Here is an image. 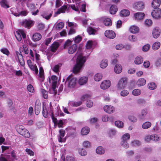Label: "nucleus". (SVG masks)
I'll return each instance as SVG.
<instances>
[{"label": "nucleus", "mask_w": 161, "mask_h": 161, "mask_svg": "<svg viewBox=\"0 0 161 161\" xmlns=\"http://www.w3.org/2000/svg\"><path fill=\"white\" fill-rule=\"evenodd\" d=\"M86 60V57L82 54H80L78 55L76 59V64L74 66L73 69L74 73L77 74L80 72Z\"/></svg>", "instance_id": "f257e3e1"}, {"label": "nucleus", "mask_w": 161, "mask_h": 161, "mask_svg": "<svg viewBox=\"0 0 161 161\" xmlns=\"http://www.w3.org/2000/svg\"><path fill=\"white\" fill-rule=\"evenodd\" d=\"M16 129L18 132L21 135L24 136L25 137L29 138L30 134L29 131L22 125H17Z\"/></svg>", "instance_id": "f03ea898"}, {"label": "nucleus", "mask_w": 161, "mask_h": 161, "mask_svg": "<svg viewBox=\"0 0 161 161\" xmlns=\"http://www.w3.org/2000/svg\"><path fill=\"white\" fill-rule=\"evenodd\" d=\"M76 81L77 80L75 78L70 76L67 78L66 83L69 87L74 88L75 85Z\"/></svg>", "instance_id": "7ed1b4c3"}, {"label": "nucleus", "mask_w": 161, "mask_h": 161, "mask_svg": "<svg viewBox=\"0 0 161 161\" xmlns=\"http://www.w3.org/2000/svg\"><path fill=\"white\" fill-rule=\"evenodd\" d=\"M127 83V79L126 77H122L119 80L117 85L119 89H124L125 88Z\"/></svg>", "instance_id": "20e7f679"}, {"label": "nucleus", "mask_w": 161, "mask_h": 161, "mask_svg": "<svg viewBox=\"0 0 161 161\" xmlns=\"http://www.w3.org/2000/svg\"><path fill=\"white\" fill-rule=\"evenodd\" d=\"M151 15L155 19L160 18L161 17V9L159 8L154 9L151 13Z\"/></svg>", "instance_id": "39448f33"}, {"label": "nucleus", "mask_w": 161, "mask_h": 161, "mask_svg": "<svg viewBox=\"0 0 161 161\" xmlns=\"http://www.w3.org/2000/svg\"><path fill=\"white\" fill-rule=\"evenodd\" d=\"M126 136L127 138L130 139V136L128 133H126L123 135L122 138V140L120 143L121 145L124 147L127 148L129 147V145L127 143V141L124 140L125 136Z\"/></svg>", "instance_id": "423d86ee"}, {"label": "nucleus", "mask_w": 161, "mask_h": 161, "mask_svg": "<svg viewBox=\"0 0 161 161\" xmlns=\"http://www.w3.org/2000/svg\"><path fill=\"white\" fill-rule=\"evenodd\" d=\"M58 79L57 77L55 75H53L51 77V78H49V82L50 83L52 84V86L53 87V92L54 91V90L56 89V84L57 82Z\"/></svg>", "instance_id": "0eeeda50"}, {"label": "nucleus", "mask_w": 161, "mask_h": 161, "mask_svg": "<svg viewBox=\"0 0 161 161\" xmlns=\"http://www.w3.org/2000/svg\"><path fill=\"white\" fill-rule=\"evenodd\" d=\"M133 8L137 10H141L144 8V3L141 1L136 2L133 5Z\"/></svg>", "instance_id": "6e6552de"}, {"label": "nucleus", "mask_w": 161, "mask_h": 161, "mask_svg": "<svg viewBox=\"0 0 161 161\" xmlns=\"http://www.w3.org/2000/svg\"><path fill=\"white\" fill-rule=\"evenodd\" d=\"M160 33L161 30L160 28L158 27H155L153 30V36L154 38L157 39L159 37Z\"/></svg>", "instance_id": "1a4fd4ad"}, {"label": "nucleus", "mask_w": 161, "mask_h": 161, "mask_svg": "<svg viewBox=\"0 0 161 161\" xmlns=\"http://www.w3.org/2000/svg\"><path fill=\"white\" fill-rule=\"evenodd\" d=\"M111 85V82L109 80H105L103 81L100 85V87L103 89H106L109 88Z\"/></svg>", "instance_id": "9d476101"}, {"label": "nucleus", "mask_w": 161, "mask_h": 161, "mask_svg": "<svg viewBox=\"0 0 161 161\" xmlns=\"http://www.w3.org/2000/svg\"><path fill=\"white\" fill-rule=\"evenodd\" d=\"M103 109L105 112L108 114L112 113L115 111L114 108L113 106L110 105L105 106L104 107Z\"/></svg>", "instance_id": "9b49d317"}, {"label": "nucleus", "mask_w": 161, "mask_h": 161, "mask_svg": "<svg viewBox=\"0 0 161 161\" xmlns=\"http://www.w3.org/2000/svg\"><path fill=\"white\" fill-rule=\"evenodd\" d=\"M105 36L110 39H113L115 37L116 35L114 31L112 30H107L105 32Z\"/></svg>", "instance_id": "f8f14e48"}, {"label": "nucleus", "mask_w": 161, "mask_h": 161, "mask_svg": "<svg viewBox=\"0 0 161 161\" xmlns=\"http://www.w3.org/2000/svg\"><path fill=\"white\" fill-rule=\"evenodd\" d=\"M77 48V46L76 44L71 45L68 49V52L69 54H72L75 52Z\"/></svg>", "instance_id": "ddd939ff"}, {"label": "nucleus", "mask_w": 161, "mask_h": 161, "mask_svg": "<svg viewBox=\"0 0 161 161\" xmlns=\"http://www.w3.org/2000/svg\"><path fill=\"white\" fill-rule=\"evenodd\" d=\"M52 12L48 11H44L42 13L41 16L47 20H48L51 17L52 15Z\"/></svg>", "instance_id": "4468645a"}, {"label": "nucleus", "mask_w": 161, "mask_h": 161, "mask_svg": "<svg viewBox=\"0 0 161 161\" xmlns=\"http://www.w3.org/2000/svg\"><path fill=\"white\" fill-rule=\"evenodd\" d=\"M161 3V0H153L151 3V6L154 9H155L158 8Z\"/></svg>", "instance_id": "2eb2a0df"}, {"label": "nucleus", "mask_w": 161, "mask_h": 161, "mask_svg": "<svg viewBox=\"0 0 161 161\" xmlns=\"http://www.w3.org/2000/svg\"><path fill=\"white\" fill-rule=\"evenodd\" d=\"M60 135L58 138V141L60 142H63L65 141V139L63 137L65 135L64 130L61 129L59 130Z\"/></svg>", "instance_id": "dca6fc26"}, {"label": "nucleus", "mask_w": 161, "mask_h": 161, "mask_svg": "<svg viewBox=\"0 0 161 161\" xmlns=\"http://www.w3.org/2000/svg\"><path fill=\"white\" fill-rule=\"evenodd\" d=\"M145 14L143 13H137L134 14V17L135 19L138 20L143 19Z\"/></svg>", "instance_id": "f3484780"}, {"label": "nucleus", "mask_w": 161, "mask_h": 161, "mask_svg": "<svg viewBox=\"0 0 161 161\" xmlns=\"http://www.w3.org/2000/svg\"><path fill=\"white\" fill-rule=\"evenodd\" d=\"M42 38V36L38 33H35L32 36V40L34 41H37L40 40Z\"/></svg>", "instance_id": "a211bd4d"}, {"label": "nucleus", "mask_w": 161, "mask_h": 161, "mask_svg": "<svg viewBox=\"0 0 161 161\" xmlns=\"http://www.w3.org/2000/svg\"><path fill=\"white\" fill-rule=\"evenodd\" d=\"M33 24V22L31 20H25L23 23V25L26 28H29Z\"/></svg>", "instance_id": "6ab92c4d"}, {"label": "nucleus", "mask_w": 161, "mask_h": 161, "mask_svg": "<svg viewBox=\"0 0 161 161\" xmlns=\"http://www.w3.org/2000/svg\"><path fill=\"white\" fill-rule=\"evenodd\" d=\"M122 70V67L121 65L119 64H117L114 68V71L116 74L120 73Z\"/></svg>", "instance_id": "aec40b11"}, {"label": "nucleus", "mask_w": 161, "mask_h": 161, "mask_svg": "<svg viewBox=\"0 0 161 161\" xmlns=\"http://www.w3.org/2000/svg\"><path fill=\"white\" fill-rule=\"evenodd\" d=\"M88 78L87 77H82L79 80V83L80 85L86 84L88 80Z\"/></svg>", "instance_id": "412c9836"}, {"label": "nucleus", "mask_w": 161, "mask_h": 161, "mask_svg": "<svg viewBox=\"0 0 161 161\" xmlns=\"http://www.w3.org/2000/svg\"><path fill=\"white\" fill-rule=\"evenodd\" d=\"M139 30L138 27L135 25L131 26L129 29L130 31L133 34L137 33L139 32Z\"/></svg>", "instance_id": "4be33fe9"}, {"label": "nucleus", "mask_w": 161, "mask_h": 161, "mask_svg": "<svg viewBox=\"0 0 161 161\" xmlns=\"http://www.w3.org/2000/svg\"><path fill=\"white\" fill-rule=\"evenodd\" d=\"M16 54L18 58V60L20 65L23 66L25 64V62L23 59L22 58V55L20 54L19 53L17 52Z\"/></svg>", "instance_id": "5701e85b"}, {"label": "nucleus", "mask_w": 161, "mask_h": 161, "mask_svg": "<svg viewBox=\"0 0 161 161\" xmlns=\"http://www.w3.org/2000/svg\"><path fill=\"white\" fill-rule=\"evenodd\" d=\"M103 22L104 24L106 26H110L112 24L111 20L108 18H104Z\"/></svg>", "instance_id": "b1692460"}, {"label": "nucleus", "mask_w": 161, "mask_h": 161, "mask_svg": "<svg viewBox=\"0 0 161 161\" xmlns=\"http://www.w3.org/2000/svg\"><path fill=\"white\" fill-rule=\"evenodd\" d=\"M90 131V129L87 127H84L81 130V134L82 135H87Z\"/></svg>", "instance_id": "393cba45"}, {"label": "nucleus", "mask_w": 161, "mask_h": 161, "mask_svg": "<svg viewBox=\"0 0 161 161\" xmlns=\"http://www.w3.org/2000/svg\"><path fill=\"white\" fill-rule=\"evenodd\" d=\"M143 59L141 56H138L135 59L134 62L136 64H140L143 62Z\"/></svg>", "instance_id": "a878e982"}, {"label": "nucleus", "mask_w": 161, "mask_h": 161, "mask_svg": "<svg viewBox=\"0 0 161 161\" xmlns=\"http://www.w3.org/2000/svg\"><path fill=\"white\" fill-rule=\"evenodd\" d=\"M146 83V80L144 78H141L138 80L137 85L139 86H142L145 85Z\"/></svg>", "instance_id": "bb28decb"}, {"label": "nucleus", "mask_w": 161, "mask_h": 161, "mask_svg": "<svg viewBox=\"0 0 161 161\" xmlns=\"http://www.w3.org/2000/svg\"><path fill=\"white\" fill-rule=\"evenodd\" d=\"M117 10V6L115 5H113L110 7L109 11L111 14H114Z\"/></svg>", "instance_id": "cd10ccee"}, {"label": "nucleus", "mask_w": 161, "mask_h": 161, "mask_svg": "<svg viewBox=\"0 0 161 161\" xmlns=\"http://www.w3.org/2000/svg\"><path fill=\"white\" fill-rule=\"evenodd\" d=\"M160 46V43L158 42H156L153 44L152 48L154 50H157L158 49Z\"/></svg>", "instance_id": "c85d7f7f"}, {"label": "nucleus", "mask_w": 161, "mask_h": 161, "mask_svg": "<svg viewBox=\"0 0 161 161\" xmlns=\"http://www.w3.org/2000/svg\"><path fill=\"white\" fill-rule=\"evenodd\" d=\"M67 9V6L66 5H64L58 10L56 12V14H58L61 13H64Z\"/></svg>", "instance_id": "c756f323"}, {"label": "nucleus", "mask_w": 161, "mask_h": 161, "mask_svg": "<svg viewBox=\"0 0 161 161\" xmlns=\"http://www.w3.org/2000/svg\"><path fill=\"white\" fill-rule=\"evenodd\" d=\"M130 12L127 9L122 10L120 12V15L121 16H127L130 15Z\"/></svg>", "instance_id": "7c9ffc66"}, {"label": "nucleus", "mask_w": 161, "mask_h": 161, "mask_svg": "<svg viewBox=\"0 0 161 161\" xmlns=\"http://www.w3.org/2000/svg\"><path fill=\"white\" fill-rule=\"evenodd\" d=\"M59 46V43L57 42H54L52 44L51 47V50L53 52H55Z\"/></svg>", "instance_id": "2f4dec72"}, {"label": "nucleus", "mask_w": 161, "mask_h": 161, "mask_svg": "<svg viewBox=\"0 0 161 161\" xmlns=\"http://www.w3.org/2000/svg\"><path fill=\"white\" fill-rule=\"evenodd\" d=\"M151 123L149 121L144 122L142 125V127L143 129H146L149 128L151 126Z\"/></svg>", "instance_id": "473e14b6"}, {"label": "nucleus", "mask_w": 161, "mask_h": 161, "mask_svg": "<svg viewBox=\"0 0 161 161\" xmlns=\"http://www.w3.org/2000/svg\"><path fill=\"white\" fill-rule=\"evenodd\" d=\"M72 42L69 40H67L64 43V48L65 49H68L72 45Z\"/></svg>", "instance_id": "72a5a7b5"}, {"label": "nucleus", "mask_w": 161, "mask_h": 161, "mask_svg": "<svg viewBox=\"0 0 161 161\" xmlns=\"http://www.w3.org/2000/svg\"><path fill=\"white\" fill-rule=\"evenodd\" d=\"M97 153L99 154H104L105 153V150L102 147H99L96 149Z\"/></svg>", "instance_id": "f704fd0d"}, {"label": "nucleus", "mask_w": 161, "mask_h": 161, "mask_svg": "<svg viewBox=\"0 0 161 161\" xmlns=\"http://www.w3.org/2000/svg\"><path fill=\"white\" fill-rule=\"evenodd\" d=\"M147 113V111L146 109H142L141 112V114H140L139 117L141 119H144Z\"/></svg>", "instance_id": "c9c22d12"}, {"label": "nucleus", "mask_w": 161, "mask_h": 161, "mask_svg": "<svg viewBox=\"0 0 161 161\" xmlns=\"http://www.w3.org/2000/svg\"><path fill=\"white\" fill-rule=\"evenodd\" d=\"M36 74H37L38 72V70L36 65L35 64H32L31 65H30L29 67Z\"/></svg>", "instance_id": "e433bc0d"}, {"label": "nucleus", "mask_w": 161, "mask_h": 161, "mask_svg": "<svg viewBox=\"0 0 161 161\" xmlns=\"http://www.w3.org/2000/svg\"><path fill=\"white\" fill-rule=\"evenodd\" d=\"M151 140L155 142H157L160 140L161 137L155 134L151 135Z\"/></svg>", "instance_id": "4c0bfd02"}, {"label": "nucleus", "mask_w": 161, "mask_h": 161, "mask_svg": "<svg viewBox=\"0 0 161 161\" xmlns=\"http://www.w3.org/2000/svg\"><path fill=\"white\" fill-rule=\"evenodd\" d=\"M102 75L100 73H97L95 75L94 78V80L97 81H99L102 79Z\"/></svg>", "instance_id": "58836bf2"}, {"label": "nucleus", "mask_w": 161, "mask_h": 161, "mask_svg": "<svg viewBox=\"0 0 161 161\" xmlns=\"http://www.w3.org/2000/svg\"><path fill=\"white\" fill-rule=\"evenodd\" d=\"M16 153L13 150L11 152V159L13 160H17L18 159V157L16 156Z\"/></svg>", "instance_id": "ea45409f"}, {"label": "nucleus", "mask_w": 161, "mask_h": 161, "mask_svg": "<svg viewBox=\"0 0 161 161\" xmlns=\"http://www.w3.org/2000/svg\"><path fill=\"white\" fill-rule=\"evenodd\" d=\"M107 65L108 61L106 59L102 60L100 63V66L102 68H105Z\"/></svg>", "instance_id": "a19ab883"}, {"label": "nucleus", "mask_w": 161, "mask_h": 161, "mask_svg": "<svg viewBox=\"0 0 161 161\" xmlns=\"http://www.w3.org/2000/svg\"><path fill=\"white\" fill-rule=\"evenodd\" d=\"M35 113L38 115L41 111V106L37 104H36L35 107Z\"/></svg>", "instance_id": "79ce46f5"}, {"label": "nucleus", "mask_w": 161, "mask_h": 161, "mask_svg": "<svg viewBox=\"0 0 161 161\" xmlns=\"http://www.w3.org/2000/svg\"><path fill=\"white\" fill-rule=\"evenodd\" d=\"M82 103L81 101H79L77 102H70L69 103V105L72 106L77 107L80 105Z\"/></svg>", "instance_id": "37998d69"}, {"label": "nucleus", "mask_w": 161, "mask_h": 161, "mask_svg": "<svg viewBox=\"0 0 161 161\" xmlns=\"http://www.w3.org/2000/svg\"><path fill=\"white\" fill-rule=\"evenodd\" d=\"M157 87L156 84L154 82L149 83L148 84V87L149 89L153 90L155 89Z\"/></svg>", "instance_id": "c03bdc74"}, {"label": "nucleus", "mask_w": 161, "mask_h": 161, "mask_svg": "<svg viewBox=\"0 0 161 161\" xmlns=\"http://www.w3.org/2000/svg\"><path fill=\"white\" fill-rule=\"evenodd\" d=\"M0 4L2 7L5 8H8L9 7L8 4L6 0H2L0 2Z\"/></svg>", "instance_id": "a18cd8bd"}, {"label": "nucleus", "mask_w": 161, "mask_h": 161, "mask_svg": "<svg viewBox=\"0 0 161 161\" xmlns=\"http://www.w3.org/2000/svg\"><path fill=\"white\" fill-rule=\"evenodd\" d=\"M128 39L130 42H136L137 40L136 37L133 35L129 36L128 37Z\"/></svg>", "instance_id": "49530a36"}, {"label": "nucleus", "mask_w": 161, "mask_h": 161, "mask_svg": "<svg viewBox=\"0 0 161 161\" xmlns=\"http://www.w3.org/2000/svg\"><path fill=\"white\" fill-rule=\"evenodd\" d=\"M62 66V64L60 63L55 65L53 68V70L54 72L57 73L58 72L59 69Z\"/></svg>", "instance_id": "de8ad7c7"}, {"label": "nucleus", "mask_w": 161, "mask_h": 161, "mask_svg": "<svg viewBox=\"0 0 161 161\" xmlns=\"http://www.w3.org/2000/svg\"><path fill=\"white\" fill-rule=\"evenodd\" d=\"M26 5L29 8L31 11H32L36 8V7L33 3H27Z\"/></svg>", "instance_id": "09e8293b"}, {"label": "nucleus", "mask_w": 161, "mask_h": 161, "mask_svg": "<svg viewBox=\"0 0 161 161\" xmlns=\"http://www.w3.org/2000/svg\"><path fill=\"white\" fill-rule=\"evenodd\" d=\"M115 125L119 128H122L123 127V123L120 121H116L115 122Z\"/></svg>", "instance_id": "8fccbe9b"}, {"label": "nucleus", "mask_w": 161, "mask_h": 161, "mask_svg": "<svg viewBox=\"0 0 161 161\" xmlns=\"http://www.w3.org/2000/svg\"><path fill=\"white\" fill-rule=\"evenodd\" d=\"M141 91L139 89H135L133 90L132 92V94L135 96L140 95L141 93Z\"/></svg>", "instance_id": "3c124183"}, {"label": "nucleus", "mask_w": 161, "mask_h": 161, "mask_svg": "<svg viewBox=\"0 0 161 161\" xmlns=\"http://www.w3.org/2000/svg\"><path fill=\"white\" fill-rule=\"evenodd\" d=\"M15 37L18 41H20L22 39L21 34L18 30L15 34Z\"/></svg>", "instance_id": "603ef678"}, {"label": "nucleus", "mask_w": 161, "mask_h": 161, "mask_svg": "<svg viewBox=\"0 0 161 161\" xmlns=\"http://www.w3.org/2000/svg\"><path fill=\"white\" fill-rule=\"evenodd\" d=\"M71 8L75 11H79V8L80 7V5L78 3H76V6L75 5H71Z\"/></svg>", "instance_id": "864d4df0"}, {"label": "nucleus", "mask_w": 161, "mask_h": 161, "mask_svg": "<svg viewBox=\"0 0 161 161\" xmlns=\"http://www.w3.org/2000/svg\"><path fill=\"white\" fill-rule=\"evenodd\" d=\"M41 92L43 97L45 99H46L48 98V93L47 91L44 89H42L41 90Z\"/></svg>", "instance_id": "5fc2aeb1"}, {"label": "nucleus", "mask_w": 161, "mask_h": 161, "mask_svg": "<svg viewBox=\"0 0 161 161\" xmlns=\"http://www.w3.org/2000/svg\"><path fill=\"white\" fill-rule=\"evenodd\" d=\"M129 94V92L127 90H123L120 93V95L123 97L127 96Z\"/></svg>", "instance_id": "6e6d98bb"}, {"label": "nucleus", "mask_w": 161, "mask_h": 161, "mask_svg": "<svg viewBox=\"0 0 161 161\" xmlns=\"http://www.w3.org/2000/svg\"><path fill=\"white\" fill-rule=\"evenodd\" d=\"M131 144L133 146H138L141 145V142L138 140H134L131 142Z\"/></svg>", "instance_id": "4d7b16f0"}, {"label": "nucleus", "mask_w": 161, "mask_h": 161, "mask_svg": "<svg viewBox=\"0 0 161 161\" xmlns=\"http://www.w3.org/2000/svg\"><path fill=\"white\" fill-rule=\"evenodd\" d=\"M129 120L131 122H135L137 121V119L136 117L133 115H130L128 116Z\"/></svg>", "instance_id": "13d9d810"}, {"label": "nucleus", "mask_w": 161, "mask_h": 161, "mask_svg": "<svg viewBox=\"0 0 161 161\" xmlns=\"http://www.w3.org/2000/svg\"><path fill=\"white\" fill-rule=\"evenodd\" d=\"M79 153L82 156H85L87 154L86 151L83 148H81L79 150Z\"/></svg>", "instance_id": "bf43d9fd"}, {"label": "nucleus", "mask_w": 161, "mask_h": 161, "mask_svg": "<svg viewBox=\"0 0 161 161\" xmlns=\"http://www.w3.org/2000/svg\"><path fill=\"white\" fill-rule=\"evenodd\" d=\"M83 146L85 147H89L91 146L90 142L87 141H84L83 143Z\"/></svg>", "instance_id": "052dcab7"}, {"label": "nucleus", "mask_w": 161, "mask_h": 161, "mask_svg": "<svg viewBox=\"0 0 161 161\" xmlns=\"http://www.w3.org/2000/svg\"><path fill=\"white\" fill-rule=\"evenodd\" d=\"M81 40V37L80 35H78L75 37L74 40L76 43H79Z\"/></svg>", "instance_id": "680f3d73"}, {"label": "nucleus", "mask_w": 161, "mask_h": 161, "mask_svg": "<svg viewBox=\"0 0 161 161\" xmlns=\"http://www.w3.org/2000/svg\"><path fill=\"white\" fill-rule=\"evenodd\" d=\"M87 32L90 35L93 34H94L95 30L92 27H89L87 28Z\"/></svg>", "instance_id": "e2e57ef3"}, {"label": "nucleus", "mask_w": 161, "mask_h": 161, "mask_svg": "<svg viewBox=\"0 0 161 161\" xmlns=\"http://www.w3.org/2000/svg\"><path fill=\"white\" fill-rule=\"evenodd\" d=\"M92 41H88L86 44V48L87 49H90L92 48Z\"/></svg>", "instance_id": "0e129e2a"}, {"label": "nucleus", "mask_w": 161, "mask_h": 161, "mask_svg": "<svg viewBox=\"0 0 161 161\" xmlns=\"http://www.w3.org/2000/svg\"><path fill=\"white\" fill-rule=\"evenodd\" d=\"M1 51L3 54L7 55H8L9 54V52L7 49L6 48H3L1 49Z\"/></svg>", "instance_id": "69168bd1"}, {"label": "nucleus", "mask_w": 161, "mask_h": 161, "mask_svg": "<svg viewBox=\"0 0 161 161\" xmlns=\"http://www.w3.org/2000/svg\"><path fill=\"white\" fill-rule=\"evenodd\" d=\"M150 47L149 44L146 45L142 47V50L143 51L147 52L149 50Z\"/></svg>", "instance_id": "338daca9"}, {"label": "nucleus", "mask_w": 161, "mask_h": 161, "mask_svg": "<svg viewBox=\"0 0 161 161\" xmlns=\"http://www.w3.org/2000/svg\"><path fill=\"white\" fill-rule=\"evenodd\" d=\"M125 47V46L122 44H119L115 46V48L118 50H120Z\"/></svg>", "instance_id": "774afa93"}]
</instances>
